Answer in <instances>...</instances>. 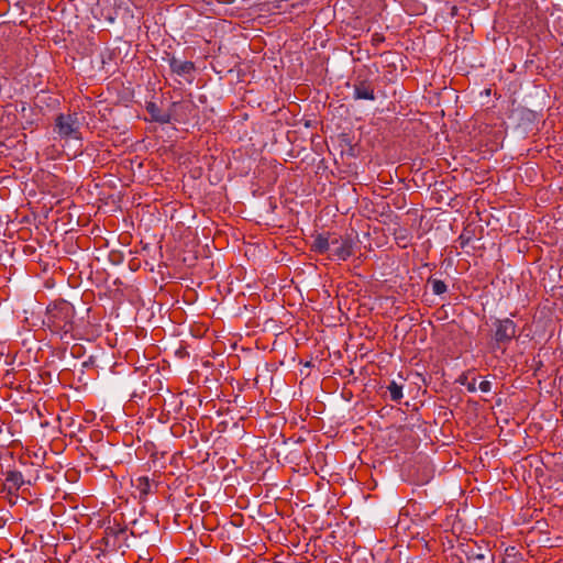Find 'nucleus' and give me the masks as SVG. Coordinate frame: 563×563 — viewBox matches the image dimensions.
Masks as SVG:
<instances>
[{
    "instance_id": "obj_1",
    "label": "nucleus",
    "mask_w": 563,
    "mask_h": 563,
    "mask_svg": "<svg viewBox=\"0 0 563 563\" xmlns=\"http://www.w3.org/2000/svg\"><path fill=\"white\" fill-rule=\"evenodd\" d=\"M75 308L67 300L60 299L48 305L44 324L60 338L70 334L74 330Z\"/></svg>"
},
{
    "instance_id": "obj_2",
    "label": "nucleus",
    "mask_w": 563,
    "mask_h": 563,
    "mask_svg": "<svg viewBox=\"0 0 563 563\" xmlns=\"http://www.w3.org/2000/svg\"><path fill=\"white\" fill-rule=\"evenodd\" d=\"M54 133H56L60 140L80 141L81 132H80V123L78 120V113L77 112L59 113L55 118Z\"/></svg>"
},
{
    "instance_id": "obj_3",
    "label": "nucleus",
    "mask_w": 563,
    "mask_h": 563,
    "mask_svg": "<svg viewBox=\"0 0 563 563\" xmlns=\"http://www.w3.org/2000/svg\"><path fill=\"white\" fill-rule=\"evenodd\" d=\"M355 241L351 235L331 233L329 257L333 261H346L354 254Z\"/></svg>"
},
{
    "instance_id": "obj_4",
    "label": "nucleus",
    "mask_w": 563,
    "mask_h": 563,
    "mask_svg": "<svg viewBox=\"0 0 563 563\" xmlns=\"http://www.w3.org/2000/svg\"><path fill=\"white\" fill-rule=\"evenodd\" d=\"M495 332H494V349H501L503 352L506 350V346L511 342V340L517 334V324L509 318L497 319L494 322Z\"/></svg>"
},
{
    "instance_id": "obj_5",
    "label": "nucleus",
    "mask_w": 563,
    "mask_h": 563,
    "mask_svg": "<svg viewBox=\"0 0 563 563\" xmlns=\"http://www.w3.org/2000/svg\"><path fill=\"white\" fill-rule=\"evenodd\" d=\"M353 98L355 100L369 101L376 99L374 82L361 73L357 74L353 81Z\"/></svg>"
},
{
    "instance_id": "obj_6",
    "label": "nucleus",
    "mask_w": 563,
    "mask_h": 563,
    "mask_svg": "<svg viewBox=\"0 0 563 563\" xmlns=\"http://www.w3.org/2000/svg\"><path fill=\"white\" fill-rule=\"evenodd\" d=\"M23 484L24 478L20 471H9L5 473L4 485L9 493L18 492Z\"/></svg>"
},
{
    "instance_id": "obj_7",
    "label": "nucleus",
    "mask_w": 563,
    "mask_h": 563,
    "mask_svg": "<svg viewBox=\"0 0 563 563\" xmlns=\"http://www.w3.org/2000/svg\"><path fill=\"white\" fill-rule=\"evenodd\" d=\"M169 67L179 76L188 75L195 70V64L192 62L179 60L175 57L169 60Z\"/></svg>"
},
{
    "instance_id": "obj_8",
    "label": "nucleus",
    "mask_w": 563,
    "mask_h": 563,
    "mask_svg": "<svg viewBox=\"0 0 563 563\" xmlns=\"http://www.w3.org/2000/svg\"><path fill=\"white\" fill-rule=\"evenodd\" d=\"M146 111L151 114L153 121L165 124L169 123L172 115L167 111L159 109L154 102H150L146 106Z\"/></svg>"
},
{
    "instance_id": "obj_9",
    "label": "nucleus",
    "mask_w": 563,
    "mask_h": 563,
    "mask_svg": "<svg viewBox=\"0 0 563 563\" xmlns=\"http://www.w3.org/2000/svg\"><path fill=\"white\" fill-rule=\"evenodd\" d=\"M330 240L331 233L329 234H318L313 239V243L311 245V250L319 254L329 253L330 250Z\"/></svg>"
},
{
    "instance_id": "obj_10",
    "label": "nucleus",
    "mask_w": 563,
    "mask_h": 563,
    "mask_svg": "<svg viewBox=\"0 0 563 563\" xmlns=\"http://www.w3.org/2000/svg\"><path fill=\"white\" fill-rule=\"evenodd\" d=\"M388 393L390 400L395 402H399L402 398V386L398 385L396 382H391L388 387Z\"/></svg>"
},
{
    "instance_id": "obj_11",
    "label": "nucleus",
    "mask_w": 563,
    "mask_h": 563,
    "mask_svg": "<svg viewBox=\"0 0 563 563\" xmlns=\"http://www.w3.org/2000/svg\"><path fill=\"white\" fill-rule=\"evenodd\" d=\"M428 284L431 285L434 295H443L448 290V286L443 280L429 278Z\"/></svg>"
},
{
    "instance_id": "obj_12",
    "label": "nucleus",
    "mask_w": 563,
    "mask_h": 563,
    "mask_svg": "<svg viewBox=\"0 0 563 563\" xmlns=\"http://www.w3.org/2000/svg\"><path fill=\"white\" fill-rule=\"evenodd\" d=\"M135 487L140 492L142 496H145L150 493L151 489V483L147 477L141 476L136 478Z\"/></svg>"
},
{
    "instance_id": "obj_13",
    "label": "nucleus",
    "mask_w": 563,
    "mask_h": 563,
    "mask_svg": "<svg viewBox=\"0 0 563 563\" xmlns=\"http://www.w3.org/2000/svg\"><path fill=\"white\" fill-rule=\"evenodd\" d=\"M478 389L483 393H489L492 390V383L489 380H482L478 384Z\"/></svg>"
},
{
    "instance_id": "obj_14",
    "label": "nucleus",
    "mask_w": 563,
    "mask_h": 563,
    "mask_svg": "<svg viewBox=\"0 0 563 563\" xmlns=\"http://www.w3.org/2000/svg\"><path fill=\"white\" fill-rule=\"evenodd\" d=\"M384 41H385V37H384V35H383V34H380V33H374V34L372 35V43H373V45H375V46H378V45H379V44H382Z\"/></svg>"
},
{
    "instance_id": "obj_15",
    "label": "nucleus",
    "mask_w": 563,
    "mask_h": 563,
    "mask_svg": "<svg viewBox=\"0 0 563 563\" xmlns=\"http://www.w3.org/2000/svg\"><path fill=\"white\" fill-rule=\"evenodd\" d=\"M476 389V379L474 378L471 383L467 384V390L474 393Z\"/></svg>"
}]
</instances>
